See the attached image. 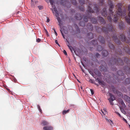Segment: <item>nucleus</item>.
<instances>
[{"label":"nucleus","mask_w":130,"mask_h":130,"mask_svg":"<svg viewBox=\"0 0 130 130\" xmlns=\"http://www.w3.org/2000/svg\"><path fill=\"white\" fill-rule=\"evenodd\" d=\"M123 54H122L121 50H117L115 51V56L114 57H112L111 60L109 63L110 65V64H116L117 65H122L124 63L123 60H124V62L128 65L129 64L130 61L128 58H122V59H120L121 58H120Z\"/></svg>","instance_id":"1"},{"label":"nucleus","mask_w":130,"mask_h":130,"mask_svg":"<svg viewBox=\"0 0 130 130\" xmlns=\"http://www.w3.org/2000/svg\"><path fill=\"white\" fill-rule=\"evenodd\" d=\"M107 27V28L105 27H103L102 29H101L100 27H98L97 26V28H96V31L98 32H100V30H99L100 29L101 31H103L106 35L108 33V31H109L112 32L113 33H114L113 36L112 37L113 39L116 43L119 44H120L121 42L116 36V28L115 27H113L112 25L110 24H109L108 25Z\"/></svg>","instance_id":"2"},{"label":"nucleus","mask_w":130,"mask_h":130,"mask_svg":"<svg viewBox=\"0 0 130 130\" xmlns=\"http://www.w3.org/2000/svg\"><path fill=\"white\" fill-rule=\"evenodd\" d=\"M88 13L89 14V16L88 14V17H87V19H90L91 21L94 24L97 23V21L95 19L93 18H91V13H93L94 11L92 9V8L90 6L88 7Z\"/></svg>","instance_id":"3"},{"label":"nucleus","mask_w":130,"mask_h":130,"mask_svg":"<svg viewBox=\"0 0 130 130\" xmlns=\"http://www.w3.org/2000/svg\"><path fill=\"white\" fill-rule=\"evenodd\" d=\"M118 7V11L117 14L119 15V17L124 16L126 15V11L125 10H123L122 11L121 9V4H118L117 6Z\"/></svg>","instance_id":"4"},{"label":"nucleus","mask_w":130,"mask_h":130,"mask_svg":"<svg viewBox=\"0 0 130 130\" xmlns=\"http://www.w3.org/2000/svg\"><path fill=\"white\" fill-rule=\"evenodd\" d=\"M60 3L63 6L66 7L68 8H70L71 7V5L68 1L61 0Z\"/></svg>","instance_id":"5"},{"label":"nucleus","mask_w":130,"mask_h":130,"mask_svg":"<svg viewBox=\"0 0 130 130\" xmlns=\"http://www.w3.org/2000/svg\"><path fill=\"white\" fill-rule=\"evenodd\" d=\"M83 20L84 21L80 22L79 23V25L81 26H84L85 25V22H87L88 21V20L87 17L83 16Z\"/></svg>","instance_id":"6"},{"label":"nucleus","mask_w":130,"mask_h":130,"mask_svg":"<svg viewBox=\"0 0 130 130\" xmlns=\"http://www.w3.org/2000/svg\"><path fill=\"white\" fill-rule=\"evenodd\" d=\"M54 10L55 12V15L56 16L57 18V20L58 21V22L59 23H60V22L61 21L60 18V17H59V14L56 8L55 7L54 8Z\"/></svg>","instance_id":"7"},{"label":"nucleus","mask_w":130,"mask_h":130,"mask_svg":"<svg viewBox=\"0 0 130 130\" xmlns=\"http://www.w3.org/2000/svg\"><path fill=\"white\" fill-rule=\"evenodd\" d=\"M119 38L120 40L122 42L125 41L127 43H129L128 40V41H126V38L125 37L124 35L123 34H121L120 35Z\"/></svg>","instance_id":"8"},{"label":"nucleus","mask_w":130,"mask_h":130,"mask_svg":"<svg viewBox=\"0 0 130 130\" xmlns=\"http://www.w3.org/2000/svg\"><path fill=\"white\" fill-rule=\"evenodd\" d=\"M128 16L125 17V21L128 24H130V10L128 11Z\"/></svg>","instance_id":"9"},{"label":"nucleus","mask_w":130,"mask_h":130,"mask_svg":"<svg viewBox=\"0 0 130 130\" xmlns=\"http://www.w3.org/2000/svg\"><path fill=\"white\" fill-rule=\"evenodd\" d=\"M123 71L125 73L130 74V68L128 67L125 66L123 69Z\"/></svg>","instance_id":"10"},{"label":"nucleus","mask_w":130,"mask_h":130,"mask_svg":"<svg viewBox=\"0 0 130 130\" xmlns=\"http://www.w3.org/2000/svg\"><path fill=\"white\" fill-rule=\"evenodd\" d=\"M125 26L124 23L121 22H120L119 24V27L120 30H123L125 28Z\"/></svg>","instance_id":"11"},{"label":"nucleus","mask_w":130,"mask_h":130,"mask_svg":"<svg viewBox=\"0 0 130 130\" xmlns=\"http://www.w3.org/2000/svg\"><path fill=\"white\" fill-rule=\"evenodd\" d=\"M43 130H53V127L51 126H44L43 128Z\"/></svg>","instance_id":"12"},{"label":"nucleus","mask_w":130,"mask_h":130,"mask_svg":"<svg viewBox=\"0 0 130 130\" xmlns=\"http://www.w3.org/2000/svg\"><path fill=\"white\" fill-rule=\"evenodd\" d=\"M109 95L110 98L108 99L109 101H113L115 100V98L113 94H112L111 93H109Z\"/></svg>","instance_id":"13"},{"label":"nucleus","mask_w":130,"mask_h":130,"mask_svg":"<svg viewBox=\"0 0 130 130\" xmlns=\"http://www.w3.org/2000/svg\"><path fill=\"white\" fill-rule=\"evenodd\" d=\"M99 22H100L102 24H105V21L104 19L102 17H99L98 19Z\"/></svg>","instance_id":"14"},{"label":"nucleus","mask_w":130,"mask_h":130,"mask_svg":"<svg viewBox=\"0 0 130 130\" xmlns=\"http://www.w3.org/2000/svg\"><path fill=\"white\" fill-rule=\"evenodd\" d=\"M87 27L88 29L90 31L92 30L93 29V26L90 23H88L87 25Z\"/></svg>","instance_id":"15"},{"label":"nucleus","mask_w":130,"mask_h":130,"mask_svg":"<svg viewBox=\"0 0 130 130\" xmlns=\"http://www.w3.org/2000/svg\"><path fill=\"white\" fill-rule=\"evenodd\" d=\"M76 19L78 20H79L82 19V15L79 13H77L76 14L75 16Z\"/></svg>","instance_id":"16"},{"label":"nucleus","mask_w":130,"mask_h":130,"mask_svg":"<svg viewBox=\"0 0 130 130\" xmlns=\"http://www.w3.org/2000/svg\"><path fill=\"white\" fill-rule=\"evenodd\" d=\"M99 39L101 43L102 44L104 43L105 40L103 37L100 36L99 37Z\"/></svg>","instance_id":"17"},{"label":"nucleus","mask_w":130,"mask_h":130,"mask_svg":"<svg viewBox=\"0 0 130 130\" xmlns=\"http://www.w3.org/2000/svg\"><path fill=\"white\" fill-rule=\"evenodd\" d=\"M102 15L106 17L107 15V12L106 11V9L105 8H104L102 12Z\"/></svg>","instance_id":"18"},{"label":"nucleus","mask_w":130,"mask_h":130,"mask_svg":"<svg viewBox=\"0 0 130 130\" xmlns=\"http://www.w3.org/2000/svg\"><path fill=\"white\" fill-rule=\"evenodd\" d=\"M102 55L104 57L107 56L108 54V53L106 50H103L102 52Z\"/></svg>","instance_id":"19"},{"label":"nucleus","mask_w":130,"mask_h":130,"mask_svg":"<svg viewBox=\"0 0 130 130\" xmlns=\"http://www.w3.org/2000/svg\"><path fill=\"white\" fill-rule=\"evenodd\" d=\"M109 7L110 8L109 9V10L110 12V13L111 14H112L113 12L112 11V9H113L114 7V6L113 4L112 3H111Z\"/></svg>","instance_id":"20"},{"label":"nucleus","mask_w":130,"mask_h":130,"mask_svg":"<svg viewBox=\"0 0 130 130\" xmlns=\"http://www.w3.org/2000/svg\"><path fill=\"white\" fill-rule=\"evenodd\" d=\"M87 37L89 39H91L93 37V35L92 33L90 32L87 34Z\"/></svg>","instance_id":"21"},{"label":"nucleus","mask_w":130,"mask_h":130,"mask_svg":"<svg viewBox=\"0 0 130 130\" xmlns=\"http://www.w3.org/2000/svg\"><path fill=\"white\" fill-rule=\"evenodd\" d=\"M124 50L125 52L130 55V48L129 47H125L124 48Z\"/></svg>","instance_id":"22"},{"label":"nucleus","mask_w":130,"mask_h":130,"mask_svg":"<svg viewBox=\"0 0 130 130\" xmlns=\"http://www.w3.org/2000/svg\"><path fill=\"white\" fill-rule=\"evenodd\" d=\"M105 66H106V63H105ZM100 68H101V71H106L107 70V69L106 68V67L103 66V65L102 66H100Z\"/></svg>","instance_id":"23"},{"label":"nucleus","mask_w":130,"mask_h":130,"mask_svg":"<svg viewBox=\"0 0 130 130\" xmlns=\"http://www.w3.org/2000/svg\"><path fill=\"white\" fill-rule=\"evenodd\" d=\"M117 74L118 75L120 76H123V77L124 76H123L124 75V74L122 72V71L121 70L118 71L117 72Z\"/></svg>","instance_id":"24"},{"label":"nucleus","mask_w":130,"mask_h":130,"mask_svg":"<svg viewBox=\"0 0 130 130\" xmlns=\"http://www.w3.org/2000/svg\"><path fill=\"white\" fill-rule=\"evenodd\" d=\"M91 44L92 45L95 46L96 45L97 46L98 45V42L96 40H93L91 42Z\"/></svg>","instance_id":"25"},{"label":"nucleus","mask_w":130,"mask_h":130,"mask_svg":"<svg viewBox=\"0 0 130 130\" xmlns=\"http://www.w3.org/2000/svg\"><path fill=\"white\" fill-rule=\"evenodd\" d=\"M108 45L109 47L111 49H113L115 48V46L109 42Z\"/></svg>","instance_id":"26"},{"label":"nucleus","mask_w":130,"mask_h":130,"mask_svg":"<svg viewBox=\"0 0 130 130\" xmlns=\"http://www.w3.org/2000/svg\"><path fill=\"white\" fill-rule=\"evenodd\" d=\"M118 16H116L114 15V17L113 20V22L115 23H117L118 21Z\"/></svg>","instance_id":"27"},{"label":"nucleus","mask_w":130,"mask_h":130,"mask_svg":"<svg viewBox=\"0 0 130 130\" xmlns=\"http://www.w3.org/2000/svg\"><path fill=\"white\" fill-rule=\"evenodd\" d=\"M103 49V48L101 45H99L97 47V50L98 51H101Z\"/></svg>","instance_id":"28"},{"label":"nucleus","mask_w":130,"mask_h":130,"mask_svg":"<svg viewBox=\"0 0 130 130\" xmlns=\"http://www.w3.org/2000/svg\"><path fill=\"white\" fill-rule=\"evenodd\" d=\"M36 3V2H34L33 0H31V5L32 7H35Z\"/></svg>","instance_id":"29"},{"label":"nucleus","mask_w":130,"mask_h":130,"mask_svg":"<svg viewBox=\"0 0 130 130\" xmlns=\"http://www.w3.org/2000/svg\"><path fill=\"white\" fill-rule=\"evenodd\" d=\"M42 124L43 125L45 126L48 125L49 123L47 121H43L42 122Z\"/></svg>","instance_id":"30"},{"label":"nucleus","mask_w":130,"mask_h":130,"mask_svg":"<svg viewBox=\"0 0 130 130\" xmlns=\"http://www.w3.org/2000/svg\"><path fill=\"white\" fill-rule=\"evenodd\" d=\"M125 83L126 84H128L130 83V78H127L126 79Z\"/></svg>","instance_id":"31"},{"label":"nucleus","mask_w":130,"mask_h":130,"mask_svg":"<svg viewBox=\"0 0 130 130\" xmlns=\"http://www.w3.org/2000/svg\"><path fill=\"white\" fill-rule=\"evenodd\" d=\"M94 10L96 11V13H98L99 12V9L96 6H95L94 8Z\"/></svg>","instance_id":"32"},{"label":"nucleus","mask_w":130,"mask_h":130,"mask_svg":"<svg viewBox=\"0 0 130 130\" xmlns=\"http://www.w3.org/2000/svg\"><path fill=\"white\" fill-rule=\"evenodd\" d=\"M70 111V109H69L67 110H64L62 112V114L63 115H65L66 113H68Z\"/></svg>","instance_id":"33"},{"label":"nucleus","mask_w":130,"mask_h":130,"mask_svg":"<svg viewBox=\"0 0 130 130\" xmlns=\"http://www.w3.org/2000/svg\"><path fill=\"white\" fill-rule=\"evenodd\" d=\"M71 2L73 5H76L77 2L76 0H71Z\"/></svg>","instance_id":"34"},{"label":"nucleus","mask_w":130,"mask_h":130,"mask_svg":"<svg viewBox=\"0 0 130 130\" xmlns=\"http://www.w3.org/2000/svg\"><path fill=\"white\" fill-rule=\"evenodd\" d=\"M79 2L81 5H83L84 4L85 1L84 0H79Z\"/></svg>","instance_id":"35"},{"label":"nucleus","mask_w":130,"mask_h":130,"mask_svg":"<svg viewBox=\"0 0 130 130\" xmlns=\"http://www.w3.org/2000/svg\"><path fill=\"white\" fill-rule=\"evenodd\" d=\"M99 3L100 5L103 6L104 4L103 0H99Z\"/></svg>","instance_id":"36"},{"label":"nucleus","mask_w":130,"mask_h":130,"mask_svg":"<svg viewBox=\"0 0 130 130\" xmlns=\"http://www.w3.org/2000/svg\"><path fill=\"white\" fill-rule=\"evenodd\" d=\"M107 18L108 20L110 22H111L112 21L111 17L110 16H107Z\"/></svg>","instance_id":"37"},{"label":"nucleus","mask_w":130,"mask_h":130,"mask_svg":"<svg viewBox=\"0 0 130 130\" xmlns=\"http://www.w3.org/2000/svg\"><path fill=\"white\" fill-rule=\"evenodd\" d=\"M38 108L39 110V111L41 112V113H42V110L40 108V106L39 105H37Z\"/></svg>","instance_id":"38"},{"label":"nucleus","mask_w":130,"mask_h":130,"mask_svg":"<svg viewBox=\"0 0 130 130\" xmlns=\"http://www.w3.org/2000/svg\"><path fill=\"white\" fill-rule=\"evenodd\" d=\"M95 57L98 58H100V55L98 53H96L95 55Z\"/></svg>","instance_id":"39"},{"label":"nucleus","mask_w":130,"mask_h":130,"mask_svg":"<svg viewBox=\"0 0 130 130\" xmlns=\"http://www.w3.org/2000/svg\"><path fill=\"white\" fill-rule=\"evenodd\" d=\"M119 102L122 105H125V104L123 101L121 99L120 100Z\"/></svg>","instance_id":"40"},{"label":"nucleus","mask_w":130,"mask_h":130,"mask_svg":"<svg viewBox=\"0 0 130 130\" xmlns=\"http://www.w3.org/2000/svg\"><path fill=\"white\" fill-rule=\"evenodd\" d=\"M96 81H97L99 84L102 83V82L100 79L98 78H97L96 79Z\"/></svg>","instance_id":"41"},{"label":"nucleus","mask_w":130,"mask_h":130,"mask_svg":"<svg viewBox=\"0 0 130 130\" xmlns=\"http://www.w3.org/2000/svg\"><path fill=\"white\" fill-rule=\"evenodd\" d=\"M68 47L69 48L71 52H72V49H73V47H72L71 46H70L69 45H68Z\"/></svg>","instance_id":"42"},{"label":"nucleus","mask_w":130,"mask_h":130,"mask_svg":"<svg viewBox=\"0 0 130 130\" xmlns=\"http://www.w3.org/2000/svg\"><path fill=\"white\" fill-rule=\"evenodd\" d=\"M75 27L76 28V29L77 31H79V28L77 26V25L75 24Z\"/></svg>","instance_id":"43"},{"label":"nucleus","mask_w":130,"mask_h":130,"mask_svg":"<svg viewBox=\"0 0 130 130\" xmlns=\"http://www.w3.org/2000/svg\"><path fill=\"white\" fill-rule=\"evenodd\" d=\"M79 8V9L83 11H84V8L82 6L81 7L80 6Z\"/></svg>","instance_id":"44"},{"label":"nucleus","mask_w":130,"mask_h":130,"mask_svg":"<svg viewBox=\"0 0 130 130\" xmlns=\"http://www.w3.org/2000/svg\"><path fill=\"white\" fill-rule=\"evenodd\" d=\"M106 121L107 122H110V121L112 123H113L112 121L110 119H108L107 118H106Z\"/></svg>","instance_id":"45"},{"label":"nucleus","mask_w":130,"mask_h":130,"mask_svg":"<svg viewBox=\"0 0 130 130\" xmlns=\"http://www.w3.org/2000/svg\"><path fill=\"white\" fill-rule=\"evenodd\" d=\"M127 98V101H128L129 102H130V98H129L128 96H126Z\"/></svg>","instance_id":"46"},{"label":"nucleus","mask_w":130,"mask_h":130,"mask_svg":"<svg viewBox=\"0 0 130 130\" xmlns=\"http://www.w3.org/2000/svg\"><path fill=\"white\" fill-rule=\"evenodd\" d=\"M50 2L51 5H53L54 2L53 0H49Z\"/></svg>","instance_id":"47"},{"label":"nucleus","mask_w":130,"mask_h":130,"mask_svg":"<svg viewBox=\"0 0 130 130\" xmlns=\"http://www.w3.org/2000/svg\"><path fill=\"white\" fill-rule=\"evenodd\" d=\"M38 8L40 10H42L43 9V7L41 6H38Z\"/></svg>","instance_id":"48"},{"label":"nucleus","mask_w":130,"mask_h":130,"mask_svg":"<svg viewBox=\"0 0 130 130\" xmlns=\"http://www.w3.org/2000/svg\"><path fill=\"white\" fill-rule=\"evenodd\" d=\"M60 32H61V34L62 35V36H63V38H64V35L62 32V29H60Z\"/></svg>","instance_id":"49"},{"label":"nucleus","mask_w":130,"mask_h":130,"mask_svg":"<svg viewBox=\"0 0 130 130\" xmlns=\"http://www.w3.org/2000/svg\"><path fill=\"white\" fill-rule=\"evenodd\" d=\"M53 29L55 35L56 36H57V32H56L55 30V29L54 28H53Z\"/></svg>","instance_id":"50"},{"label":"nucleus","mask_w":130,"mask_h":130,"mask_svg":"<svg viewBox=\"0 0 130 130\" xmlns=\"http://www.w3.org/2000/svg\"><path fill=\"white\" fill-rule=\"evenodd\" d=\"M55 43L57 44L59 46H60V45L58 42L57 41V40H56L55 41Z\"/></svg>","instance_id":"51"},{"label":"nucleus","mask_w":130,"mask_h":130,"mask_svg":"<svg viewBox=\"0 0 130 130\" xmlns=\"http://www.w3.org/2000/svg\"><path fill=\"white\" fill-rule=\"evenodd\" d=\"M112 89L113 91V92L114 93H115V92H116L117 93L116 90L115 91V88L114 87H113V88H112Z\"/></svg>","instance_id":"52"},{"label":"nucleus","mask_w":130,"mask_h":130,"mask_svg":"<svg viewBox=\"0 0 130 130\" xmlns=\"http://www.w3.org/2000/svg\"><path fill=\"white\" fill-rule=\"evenodd\" d=\"M90 90L91 92V94L92 95H93L94 94V92L93 90L92 89H90Z\"/></svg>","instance_id":"53"},{"label":"nucleus","mask_w":130,"mask_h":130,"mask_svg":"<svg viewBox=\"0 0 130 130\" xmlns=\"http://www.w3.org/2000/svg\"><path fill=\"white\" fill-rule=\"evenodd\" d=\"M41 39L39 38H38L36 39V41L38 42H40Z\"/></svg>","instance_id":"54"},{"label":"nucleus","mask_w":130,"mask_h":130,"mask_svg":"<svg viewBox=\"0 0 130 130\" xmlns=\"http://www.w3.org/2000/svg\"><path fill=\"white\" fill-rule=\"evenodd\" d=\"M109 101V102L110 103V104L111 105H113L114 104L112 102L113 101Z\"/></svg>","instance_id":"55"},{"label":"nucleus","mask_w":130,"mask_h":130,"mask_svg":"<svg viewBox=\"0 0 130 130\" xmlns=\"http://www.w3.org/2000/svg\"><path fill=\"white\" fill-rule=\"evenodd\" d=\"M128 34V37L129 39V40H130V30L129 31Z\"/></svg>","instance_id":"56"},{"label":"nucleus","mask_w":130,"mask_h":130,"mask_svg":"<svg viewBox=\"0 0 130 130\" xmlns=\"http://www.w3.org/2000/svg\"><path fill=\"white\" fill-rule=\"evenodd\" d=\"M63 52L64 53V54L65 55H67V52L65 50H64L63 51Z\"/></svg>","instance_id":"57"},{"label":"nucleus","mask_w":130,"mask_h":130,"mask_svg":"<svg viewBox=\"0 0 130 130\" xmlns=\"http://www.w3.org/2000/svg\"><path fill=\"white\" fill-rule=\"evenodd\" d=\"M116 113L121 118H122V117L121 116V115L118 112H116Z\"/></svg>","instance_id":"58"},{"label":"nucleus","mask_w":130,"mask_h":130,"mask_svg":"<svg viewBox=\"0 0 130 130\" xmlns=\"http://www.w3.org/2000/svg\"><path fill=\"white\" fill-rule=\"evenodd\" d=\"M128 11L130 10V5H129L128 6Z\"/></svg>","instance_id":"59"},{"label":"nucleus","mask_w":130,"mask_h":130,"mask_svg":"<svg viewBox=\"0 0 130 130\" xmlns=\"http://www.w3.org/2000/svg\"><path fill=\"white\" fill-rule=\"evenodd\" d=\"M45 32L46 34V35H47V36H48L49 35L48 34V32L47 31V30H46V32Z\"/></svg>","instance_id":"60"},{"label":"nucleus","mask_w":130,"mask_h":130,"mask_svg":"<svg viewBox=\"0 0 130 130\" xmlns=\"http://www.w3.org/2000/svg\"><path fill=\"white\" fill-rule=\"evenodd\" d=\"M123 119L124 121H125L126 123H127V121H126V120L124 118H123Z\"/></svg>","instance_id":"61"},{"label":"nucleus","mask_w":130,"mask_h":130,"mask_svg":"<svg viewBox=\"0 0 130 130\" xmlns=\"http://www.w3.org/2000/svg\"><path fill=\"white\" fill-rule=\"evenodd\" d=\"M50 21V20L49 19H47V22H49Z\"/></svg>","instance_id":"62"},{"label":"nucleus","mask_w":130,"mask_h":130,"mask_svg":"<svg viewBox=\"0 0 130 130\" xmlns=\"http://www.w3.org/2000/svg\"><path fill=\"white\" fill-rule=\"evenodd\" d=\"M102 113H103L104 115H105V114L104 112H103V111H102Z\"/></svg>","instance_id":"63"},{"label":"nucleus","mask_w":130,"mask_h":130,"mask_svg":"<svg viewBox=\"0 0 130 130\" xmlns=\"http://www.w3.org/2000/svg\"><path fill=\"white\" fill-rule=\"evenodd\" d=\"M129 125V128H130V125Z\"/></svg>","instance_id":"64"}]
</instances>
